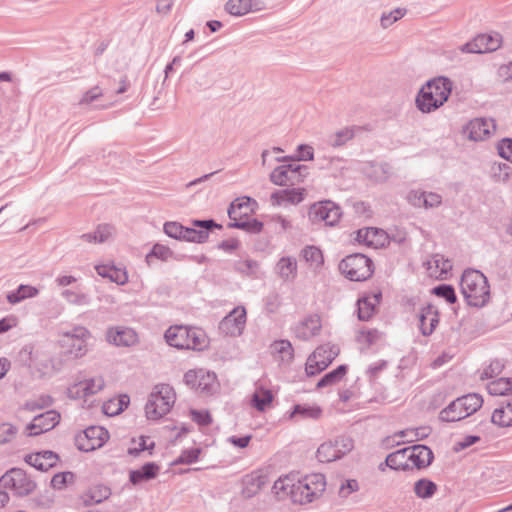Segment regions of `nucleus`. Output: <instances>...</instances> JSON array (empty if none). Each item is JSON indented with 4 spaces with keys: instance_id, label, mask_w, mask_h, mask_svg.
Listing matches in <instances>:
<instances>
[{
    "instance_id": "nucleus-34",
    "label": "nucleus",
    "mask_w": 512,
    "mask_h": 512,
    "mask_svg": "<svg viewBox=\"0 0 512 512\" xmlns=\"http://www.w3.org/2000/svg\"><path fill=\"white\" fill-rule=\"evenodd\" d=\"M356 240L360 243H365L367 246L377 248L383 244L385 235L382 230L370 227L358 230Z\"/></svg>"
},
{
    "instance_id": "nucleus-16",
    "label": "nucleus",
    "mask_w": 512,
    "mask_h": 512,
    "mask_svg": "<svg viewBox=\"0 0 512 512\" xmlns=\"http://www.w3.org/2000/svg\"><path fill=\"white\" fill-rule=\"evenodd\" d=\"M246 323V310L244 307L234 308L219 323V330L227 336H239L242 334Z\"/></svg>"
},
{
    "instance_id": "nucleus-9",
    "label": "nucleus",
    "mask_w": 512,
    "mask_h": 512,
    "mask_svg": "<svg viewBox=\"0 0 512 512\" xmlns=\"http://www.w3.org/2000/svg\"><path fill=\"white\" fill-rule=\"evenodd\" d=\"M309 171L306 165L298 163L283 164L270 174V181L278 186H295L304 181Z\"/></svg>"
},
{
    "instance_id": "nucleus-58",
    "label": "nucleus",
    "mask_w": 512,
    "mask_h": 512,
    "mask_svg": "<svg viewBox=\"0 0 512 512\" xmlns=\"http://www.w3.org/2000/svg\"><path fill=\"white\" fill-rule=\"evenodd\" d=\"M74 480V474L72 472H62L57 473L53 476L51 480V486L54 489L61 490L63 489L68 483H72Z\"/></svg>"
},
{
    "instance_id": "nucleus-44",
    "label": "nucleus",
    "mask_w": 512,
    "mask_h": 512,
    "mask_svg": "<svg viewBox=\"0 0 512 512\" xmlns=\"http://www.w3.org/2000/svg\"><path fill=\"white\" fill-rule=\"evenodd\" d=\"M272 400V392L264 388L257 389L252 396V404L259 411H264L271 404Z\"/></svg>"
},
{
    "instance_id": "nucleus-60",
    "label": "nucleus",
    "mask_w": 512,
    "mask_h": 512,
    "mask_svg": "<svg viewBox=\"0 0 512 512\" xmlns=\"http://www.w3.org/2000/svg\"><path fill=\"white\" fill-rule=\"evenodd\" d=\"M200 453V448L184 450L174 461V464H192L198 460Z\"/></svg>"
},
{
    "instance_id": "nucleus-52",
    "label": "nucleus",
    "mask_w": 512,
    "mask_h": 512,
    "mask_svg": "<svg viewBox=\"0 0 512 512\" xmlns=\"http://www.w3.org/2000/svg\"><path fill=\"white\" fill-rule=\"evenodd\" d=\"M129 404V397L127 395L121 396L117 403L114 401H109L104 404V412L107 415H116L119 414L126 408Z\"/></svg>"
},
{
    "instance_id": "nucleus-12",
    "label": "nucleus",
    "mask_w": 512,
    "mask_h": 512,
    "mask_svg": "<svg viewBox=\"0 0 512 512\" xmlns=\"http://www.w3.org/2000/svg\"><path fill=\"white\" fill-rule=\"evenodd\" d=\"M340 349L336 345L324 344L317 347L308 357L305 371L308 376H314L326 369L338 356Z\"/></svg>"
},
{
    "instance_id": "nucleus-22",
    "label": "nucleus",
    "mask_w": 512,
    "mask_h": 512,
    "mask_svg": "<svg viewBox=\"0 0 512 512\" xmlns=\"http://www.w3.org/2000/svg\"><path fill=\"white\" fill-rule=\"evenodd\" d=\"M321 319L318 315H310L299 321L293 331L295 336L303 341H308L320 333Z\"/></svg>"
},
{
    "instance_id": "nucleus-13",
    "label": "nucleus",
    "mask_w": 512,
    "mask_h": 512,
    "mask_svg": "<svg viewBox=\"0 0 512 512\" xmlns=\"http://www.w3.org/2000/svg\"><path fill=\"white\" fill-rule=\"evenodd\" d=\"M108 438L109 434L105 428L90 426L76 436L75 443L79 450L90 452L102 447Z\"/></svg>"
},
{
    "instance_id": "nucleus-61",
    "label": "nucleus",
    "mask_w": 512,
    "mask_h": 512,
    "mask_svg": "<svg viewBox=\"0 0 512 512\" xmlns=\"http://www.w3.org/2000/svg\"><path fill=\"white\" fill-rule=\"evenodd\" d=\"M164 232L171 238L182 240L184 226L179 222L170 221L164 224Z\"/></svg>"
},
{
    "instance_id": "nucleus-53",
    "label": "nucleus",
    "mask_w": 512,
    "mask_h": 512,
    "mask_svg": "<svg viewBox=\"0 0 512 512\" xmlns=\"http://www.w3.org/2000/svg\"><path fill=\"white\" fill-rule=\"evenodd\" d=\"M432 292L436 296L444 298L450 304L455 303L457 300L454 288L448 284L438 285L433 288Z\"/></svg>"
},
{
    "instance_id": "nucleus-37",
    "label": "nucleus",
    "mask_w": 512,
    "mask_h": 512,
    "mask_svg": "<svg viewBox=\"0 0 512 512\" xmlns=\"http://www.w3.org/2000/svg\"><path fill=\"white\" fill-rule=\"evenodd\" d=\"M362 128L358 126H352V127H345L342 128L335 133H333L329 137V143L333 147H341L345 145L348 141L353 139L355 134L359 131H361Z\"/></svg>"
},
{
    "instance_id": "nucleus-17",
    "label": "nucleus",
    "mask_w": 512,
    "mask_h": 512,
    "mask_svg": "<svg viewBox=\"0 0 512 512\" xmlns=\"http://www.w3.org/2000/svg\"><path fill=\"white\" fill-rule=\"evenodd\" d=\"M60 421V414L55 410H48L35 416L26 426L28 436H37L52 430Z\"/></svg>"
},
{
    "instance_id": "nucleus-23",
    "label": "nucleus",
    "mask_w": 512,
    "mask_h": 512,
    "mask_svg": "<svg viewBox=\"0 0 512 512\" xmlns=\"http://www.w3.org/2000/svg\"><path fill=\"white\" fill-rule=\"evenodd\" d=\"M269 482L268 475L263 471H254L243 478L242 495L245 498L255 496Z\"/></svg>"
},
{
    "instance_id": "nucleus-54",
    "label": "nucleus",
    "mask_w": 512,
    "mask_h": 512,
    "mask_svg": "<svg viewBox=\"0 0 512 512\" xmlns=\"http://www.w3.org/2000/svg\"><path fill=\"white\" fill-rule=\"evenodd\" d=\"M173 252L169 247L162 244H155L149 254L146 256L147 263H150L152 257H156L163 261L168 260L172 256Z\"/></svg>"
},
{
    "instance_id": "nucleus-5",
    "label": "nucleus",
    "mask_w": 512,
    "mask_h": 512,
    "mask_svg": "<svg viewBox=\"0 0 512 512\" xmlns=\"http://www.w3.org/2000/svg\"><path fill=\"white\" fill-rule=\"evenodd\" d=\"M482 404L483 398L477 393L458 397L441 410L439 419L444 422L460 421L478 411Z\"/></svg>"
},
{
    "instance_id": "nucleus-43",
    "label": "nucleus",
    "mask_w": 512,
    "mask_h": 512,
    "mask_svg": "<svg viewBox=\"0 0 512 512\" xmlns=\"http://www.w3.org/2000/svg\"><path fill=\"white\" fill-rule=\"evenodd\" d=\"M347 366L340 365L335 370L325 374L320 381L317 383V388H323L327 386H332L338 383L346 374Z\"/></svg>"
},
{
    "instance_id": "nucleus-42",
    "label": "nucleus",
    "mask_w": 512,
    "mask_h": 512,
    "mask_svg": "<svg viewBox=\"0 0 512 512\" xmlns=\"http://www.w3.org/2000/svg\"><path fill=\"white\" fill-rule=\"evenodd\" d=\"M430 433L431 428L423 426L418 428L401 430L395 433V436H399L400 438H407V442H414L427 438L430 435Z\"/></svg>"
},
{
    "instance_id": "nucleus-32",
    "label": "nucleus",
    "mask_w": 512,
    "mask_h": 512,
    "mask_svg": "<svg viewBox=\"0 0 512 512\" xmlns=\"http://www.w3.org/2000/svg\"><path fill=\"white\" fill-rule=\"evenodd\" d=\"M111 494L110 488L105 485H95L86 490L81 498L86 506L101 503Z\"/></svg>"
},
{
    "instance_id": "nucleus-29",
    "label": "nucleus",
    "mask_w": 512,
    "mask_h": 512,
    "mask_svg": "<svg viewBox=\"0 0 512 512\" xmlns=\"http://www.w3.org/2000/svg\"><path fill=\"white\" fill-rule=\"evenodd\" d=\"M114 230L115 229L112 225L100 224L94 231L80 235L79 239L89 244L104 243L112 237Z\"/></svg>"
},
{
    "instance_id": "nucleus-48",
    "label": "nucleus",
    "mask_w": 512,
    "mask_h": 512,
    "mask_svg": "<svg viewBox=\"0 0 512 512\" xmlns=\"http://www.w3.org/2000/svg\"><path fill=\"white\" fill-rule=\"evenodd\" d=\"M226 10L232 15H244L253 10L251 0H229Z\"/></svg>"
},
{
    "instance_id": "nucleus-50",
    "label": "nucleus",
    "mask_w": 512,
    "mask_h": 512,
    "mask_svg": "<svg viewBox=\"0 0 512 512\" xmlns=\"http://www.w3.org/2000/svg\"><path fill=\"white\" fill-rule=\"evenodd\" d=\"M322 410L318 406L309 405H295L290 415L291 418L300 415L302 418L318 419L321 416Z\"/></svg>"
},
{
    "instance_id": "nucleus-64",
    "label": "nucleus",
    "mask_w": 512,
    "mask_h": 512,
    "mask_svg": "<svg viewBox=\"0 0 512 512\" xmlns=\"http://www.w3.org/2000/svg\"><path fill=\"white\" fill-rule=\"evenodd\" d=\"M497 149H498L499 155L502 158L512 161V139H510V138L503 139L498 144Z\"/></svg>"
},
{
    "instance_id": "nucleus-62",
    "label": "nucleus",
    "mask_w": 512,
    "mask_h": 512,
    "mask_svg": "<svg viewBox=\"0 0 512 512\" xmlns=\"http://www.w3.org/2000/svg\"><path fill=\"white\" fill-rule=\"evenodd\" d=\"M405 14H406V10L404 8H397L388 14H383L381 17L382 27L388 28L394 22L401 19Z\"/></svg>"
},
{
    "instance_id": "nucleus-51",
    "label": "nucleus",
    "mask_w": 512,
    "mask_h": 512,
    "mask_svg": "<svg viewBox=\"0 0 512 512\" xmlns=\"http://www.w3.org/2000/svg\"><path fill=\"white\" fill-rule=\"evenodd\" d=\"M510 387V379L500 378L490 382L487 385V390L491 395L500 396L509 394L511 389Z\"/></svg>"
},
{
    "instance_id": "nucleus-46",
    "label": "nucleus",
    "mask_w": 512,
    "mask_h": 512,
    "mask_svg": "<svg viewBox=\"0 0 512 512\" xmlns=\"http://www.w3.org/2000/svg\"><path fill=\"white\" fill-rule=\"evenodd\" d=\"M51 404L52 398L49 395H41L37 398L27 400L21 407V410L34 413L49 407Z\"/></svg>"
},
{
    "instance_id": "nucleus-2",
    "label": "nucleus",
    "mask_w": 512,
    "mask_h": 512,
    "mask_svg": "<svg viewBox=\"0 0 512 512\" xmlns=\"http://www.w3.org/2000/svg\"><path fill=\"white\" fill-rule=\"evenodd\" d=\"M461 292L468 305L483 307L490 298L489 284L487 278L478 270H465L461 282Z\"/></svg>"
},
{
    "instance_id": "nucleus-59",
    "label": "nucleus",
    "mask_w": 512,
    "mask_h": 512,
    "mask_svg": "<svg viewBox=\"0 0 512 512\" xmlns=\"http://www.w3.org/2000/svg\"><path fill=\"white\" fill-rule=\"evenodd\" d=\"M235 269L245 275H254L258 269V263L251 259L239 260L235 263Z\"/></svg>"
},
{
    "instance_id": "nucleus-56",
    "label": "nucleus",
    "mask_w": 512,
    "mask_h": 512,
    "mask_svg": "<svg viewBox=\"0 0 512 512\" xmlns=\"http://www.w3.org/2000/svg\"><path fill=\"white\" fill-rule=\"evenodd\" d=\"M62 297L69 303L75 305H85L88 303V297L86 294L66 289L61 293Z\"/></svg>"
},
{
    "instance_id": "nucleus-49",
    "label": "nucleus",
    "mask_w": 512,
    "mask_h": 512,
    "mask_svg": "<svg viewBox=\"0 0 512 512\" xmlns=\"http://www.w3.org/2000/svg\"><path fill=\"white\" fill-rule=\"evenodd\" d=\"M216 385V375L207 371H201L196 391L203 394H210Z\"/></svg>"
},
{
    "instance_id": "nucleus-33",
    "label": "nucleus",
    "mask_w": 512,
    "mask_h": 512,
    "mask_svg": "<svg viewBox=\"0 0 512 512\" xmlns=\"http://www.w3.org/2000/svg\"><path fill=\"white\" fill-rule=\"evenodd\" d=\"M159 472V466L156 463L149 462L144 464L140 469L132 470L129 474L130 482L134 485L143 481L154 479Z\"/></svg>"
},
{
    "instance_id": "nucleus-24",
    "label": "nucleus",
    "mask_w": 512,
    "mask_h": 512,
    "mask_svg": "<svg viewBox=\"0 0 512 512\" xmlns=\"http://www.w3.org/2000/svg\"><path fill=\"white\" fill-rule=\"evenodd\" d=\"M408 449V460L413 467L423 469L428 467L434 458L432 450L425 445H413L406 447Z\"/></svg>"
},
{
    "instance_id": "nucleus-11",
    "label": "nucleus",
    "mask_w": 512,
    "mask_h": 512,
    "mask_svg": "<svg viewBox=\"0 0 512 512\" xmlns=\"http://www.w3.org/2000/svg\"><path fill=\"white\" fill-rule=\"evenodd\" d=\"M0 485L18 496H27L36 489L35 481L21 468H11L0 478Z\"/></svg>"
},
{
    "instance_id": "nucleus-10",
    "label": "nucleus",
    "mask_w": 512,
    "mask_h": 512,
    "mask_svg": "<svg viewBox=\"0 0 512 512\" xmlns=\"http://www.w3.org/2000/svg\"><path fill=\"white\" fill-rule=\"evenodd\" d=\"M90 332L83 326H76L71 331L62 334L60 345L64 353L71 358H80L87 352V339Z\"/></svg>"
},
{
    "instance_id": "nucleus-63",
    "label": "nucleus",
    "mask_w": 512,
    "mask_h": 512,
    "mask_svg": "<svg viewBox=\"0 0 512 512\" xmlns=\"http://www.w3.org/2000/svg\"><path fill=\"white\" fill-rule=\"evenodd\" d=\"M17 429L9 424L3 423L0 425V444L11 441L16 435Z\"/></svg>"
},
{
    "instance_id": "nucleus-20",
    "label": "nucleus",
    "mask_w": 512,
    "mask_h": 512,
    "mask_svg": "<svg viewBox=\"0 0 512 512\" xmlns=\"http://www.w3.org/2000/svg\"><path fill=\"white\" fill-rule=\"evenodd\" d=\"M193 226L202 228L200 230L194 228H184L182 240L195 243H204L208 239V231L215 228H222L221 225L214 222V220H194Z\"/></svg>"
},
{
    "instance_id": "nucleus-1",
    "label": "nucleus",
    "mask_w": 512,
    "mask_h": 512,
    "mask_svg": "<svg viewBox=\"0 0 512 512\" xmlns=\"http://www.w3.org/2000/svg\"><path fill=\"white\" fill-rule=\"evenodd\" d=\"M452 91V82L446 77L429 80L418 92L415 103L422 113H430L442 106Z\"/></svg>"
},
{
    "instance_id": "nucleus-19",
    "label": "nucleus",
    "mask_w": 512,
    "mask_h": 512,
    "mask_svg": "<svg viewBox=\"0 0 512 512\" xmlns=\"http://www.w3.org/2000/svg\"><path fill=\"white\" fill-rule=\"evenodd\" d=\"M107 341L118 347H131L138 342V335L128 327H111L106 333Z\"/></svg>"
},
{
    "instance_id": "nucleus-57",
    "label": "nucleus",
    "mask_w": 512,
    "mask_h": 512,
    "mask_svg": "<svg viewBox=\"0 0 512 512\" xmlns=\"http://www.w3.org/2000/svg\"><path fill=\"white\" fill-rule=\"evenodd\" d=\"M334 445H336L338 454H340V458H342L344 455L352 451L354 448V441L348 436H340L334 439Z\"/></svg>"
},
{
    "instance_id": "nucleus-7",
    "label": "nucleus",
    "mask_w": 512,
    "mask_h": 512,
    "mask_svg": "<svg viewBox=\"0 0 512 512\" xmlns=\"http://www.w3.org/2000/svg\"><path fill=\"white\" fill-rule=\"evenodd\" d=\"M326 487L323 474L314 473L300 479L293 490V501L300 504L310 503L322 495Z\"/></svg>"
},
{
    "instance_id": "nucleus-26",
    "label": "nucleus",
    "mask_w": 512,
    "mask_h": 512,
    "mask_svg": "<svg viewBox=\"0 0 512 512\" xmlns=\"http://www.w3.org/2000/svg\"><path fill=\"white\" fill-rule=\"evenodd\" d=\"M439 323V313L432 305L423 307L419 314V327L424 336L431 335Z\"/></svg>"
},
{
    "instance_id": "nucleus-8",
    "label": "nucleus",
    "mask_w": 512,
    "mask_h": 512,
    "mask_svg": "<svg viewBox=\"0 0 512 512\" xmlns=\"http://www.w3.org/2000/svg\"><path fill=\"white\" fill-rule=\"evenodd\" d=\"M339 270L351 281H364L373 274V263L365 255L356 253L344 258Z\"/></svg>"
},
{
    "instance_id": "nucleus-36",
    "label": "nucleus",
    "mask_w": 512,
    "mask_h": 512,
    "mask_svg": "<svg viewBox=\"0 0 512 512\" xmlns=\"http://www.w3.org/2000/svg\"><path fill=\"white\" fill-rule=\"evenodd\" d=\"M38 294V288L31 285L21 284L15 291L9 292L6 299L10 304L15 305L25 299L34 298Z\"/></svg>"
},
{
    "instance_id": "nucleus-3",
    "label": "nucleus",
    "mask_w": 512,
    "mask_h": 512,
    "mask_svg": "<svg viewBox=\"0 0 512 512\" xmlns=\"http://www.w3.org/2000/svg\"><path fill=\"white\" fill-rule=\"evenodd\" d=\"M166 342L178 349L203 350L208 345L207 336L202 329L183 325L171 326L165 332Z\"/></svg>"
},
{
    "instance_id": "nucleus-27",
    "label": "nucleus",
    "mask_w": 512,
    "mask_h": 512,
    "mask_svg": "<svg viewBox=\"0 0 512 512\" xmlns=\"http://www.w3.org/2000/svg\"><path fill=\"white\" fill-rule=\"evenodd\" d=\"M425 265L430 276L435 278L443 277L452 269L451 261L441 254L433 255Z\"/></svg>"
},
{
    "instance_id": "nucleus-30",
    "label": "nucleus",
    "mask_w": 512,
    "mask_h": 512,
    "mask_svg": "<svg viewBox=\"0 0 512 512\" xmlns=\"http://www.w3.org/2000/svg\"><path fill=\"white\" fill-rule=\"evenodd\" d=\"M380 300L381 292L359 299L357 302L358 318L362 321H368L373 316L375 307L380 303Z\"/></svg>"
},
{
    "instance_id": "nucleus-47",
    "label": "nucleus",
    "mask_w": 512,
    "mask_h": 512,
    "mask_svg": "<svg viewBox=\"0 0 512 512\" xmlns=\"http://www.w3.org/2000/svg\"><path fill=\"white\" fill-rule=\"evenodd\" d=\"M296 483L293 482V479H291L288 476L280 477L274 482L273 485V492L277 496H284L287 494L291 495V498L293 499V490L295 488Z\"/></svg>"
},
{
    "instance_id": "nucleus-15",
    "label": "nucleus",
    "mask_w": 512,
    "mask_h": 512,
    "mask_svg": "<svg viewBox=\"0 0 512 512\" xmlns=\"http://www.w3.org/2000/svg\"><path fill=\"white\" fill-rule=\"evenodd\" d=\"M502 45L501 34H476L472 41L462 45L461 51L467 53H490Z\"/></svg>"
},
{
    "instance_id": "nucleus-14",
    "label": "nucleus",
    "mask_w": 512,
    "mask_h": 512,
    "mask_svg": "<svg viewBox=\"0 0 512 512\" xmlns=\"http://www.w3.org/2000/svg\"><path fill=\"white\" fill-rule=\"evenodd\" d=\"M341 216L340 208L331 201L313 204L308 212L309 220L314 223L324 222L327 226L335 225Z\"/></svg>"
},
{
    "instance_id": "nucleus-25",
    "label": "nucleus",
    "mask_w": 512,
    "mask_h": 512,
    "mask_svg": "<svg viewBox=\"0 0 512 512\" xmlns=\"http://www.w3.org/2000/svg\"><path fill=\"white\" fill-rule=\"evenodd\" d=\"M58 460L59 456L50 450L32 453L25 457L26 463L40 471H47L54 467Z\"/></svg>"
},
{
    "instance_id": "nucleus-39",
    "label": "nucleus",
    "mask_w": 512,
    "mask_h": 512,
    "mask_svg": "<svg viewBox=\"0 0 512 512\" xmlns=\"http://www.w3.org/2000/svg\"><path fill=\"white\" fill-rule=\"evenodd\" d=\"M317 458L320 462L329 463L340 459V454L334 445V440L322 443L317 449Z\"/></svg>"
},
{
    "instance_id": "nucleus-55",
    "label": "nucleus",
    "mask_w": 512,
    "mask_h": 512,
    "mask_svg": "<svg viewBox=\"0 0 512 512\" xmlns=\"http://www.w3.org/2000/svg\"><path fill=\"white\" fill-rule=\"evenodd\" d=\"M360 489V485L356 479H346L343 480L339 490L338 495L341 498H348L352 493L357 492Z\"/></svg>"
},
{
    "instance_id": "nucleus-31",
    "label": "nucleus",
    "mask_w": 512,
    "mask_h": 512,
    "mask_svg": "<svg viewBox=\"0 0 512 512\" xmlns=\"http://www.w3.org/2000/svg\"><path fill=\"white\" fill-rule=\"evenodd\" d=\"M275 270L284 281H292L297 276V261L294 257H282L277 262Z\"/></svg>"
},
{
    "instance_id": "nucleus-4",
    "label": "nucleus",
    "mask_w": 512,
    "mask_h": 512,
    "mask_svg": "<svg viewBox=\"0 0 512 512\" xmlns=\"http://www.w3.org/2000/svg\"><path fill=\"white\" fill-rule=\"evenodd\" d=\"M251 199L249 197H241L235 199L228 209V216L231 222L229 228H237L249 233H259L263 228V223L256 219H249L252 213Z\"/></svg>"
},
{
    "instance_id": "nucleus-28",
    "label": "nucleus",
    "mask_w": 512,
    "mask_h": 512,
    "mask_svg": "<svg viewBox=\"0 0 512 512\" xmlns=\"http://www.w3.org/2000/svg\"><path fill=\"white\" fill-rule=\"evenodd\" d=\"M304 188H292L276 191L271 195L273 205H281L284 202L298 204L304 199Z\"/></svg>"
},
{
    "instance_id": "nucleus-6",
    "label": "nucleus",
    "mask_w": 512,
    "mask_h": 512,
    "mask_svg": "<svg viewBox=\"0 0 512 512\" xmlns=\"http://www.w3.org/2000/svg\"><path fill=\"white\" fill-rule=\"evenodd\" d=\"M175 403V392L168 384H158L150 393L145 406V414L149 420H158L166 415Z\"/></svg>"
},
{
    "instance_id": "nucleus-18",
    "label": "nucleus",
    "mask_w": 512,
    "mask_h": 512,
    "mask_svg": "<svg viewBox=\"0 0 512 512\" xmlns=\"http://www.w3.org/2000/svg\"><path fill=\"white\" fill-rule=\"evenodd\" d=\"M105 386L100 376L79 381L68 388V396L73 399H84L101 391Z\"/></svg>"
},
{
    "instance_id": "nucleus-38",
    "label": "nucleus",
    "mask_w": 512,
    "mask_h": 512,
    "mask_svg": "<svg viewBox=\"0 0 512 512\" xmlns=\"http://www.w3.org/2000/svg\"><path fill=\"white\" fill-rule=\"evenodd\" d=\"M492 423L501 426V427H509L512 425V400L508 402L505 406H502L498 409H495L492 417Z\"/></svg>"
},
{
    "instance_id": "nucleus-41",
    "label": "nucleus",
    "mask_w": 512,
    "mask_h": 512,
    "mask_svg": "<svg viewBox=\"0 0 512 512\" xmlns=\"http://www.w3.org/2000/svg\"><path fill=\"white\" fill-rule=\"evenodd\" d=\"M302 256L306 263L313 269H318L323 265L324 258L322 251L315 246H307L302 250Z\"/></svg>"
},
{
    "instance_id": "nucleus-45",
    "label": "nucleus",
    "mask_w": 512,
    "mask_h": 512,
    "mask_svg": "<svg viewBox=\"0 0 512 512\" xmlns=\"http://www.w3.org/2000/svg\"><path fill=\"white\" fill-rule=\"evenodd\" d=\"M274 353L279 354L281 361L290 362L293 359V347L288 340H278L271 345Z\"/></svg>"
},
{
    "instance_id": "nucleus-35",
    "label": "nucleus",
    "mask_w": 512,
    "mask_h": 512,
    "mask_svg": "<svg viewBox=\"0 0 512 512\" xmlns=\"http://www.w3.org/2000/svg\"><path fill=\"white\" fill-rule=\"evenodd\" d=\"M385 465L393 470H407L410 468L408 449L403 448L387 455Z\"/></svg>"
},
{
    "instance_id": "nucleus-21",
    "label": "nucleus",
    "mask_w": 512,
    "mask_h": 512,
    "mask_svg": "<svg viewBox=\"0 0 512 512\" xmlns=\"http://www.w3.org/2000/svg\"><path fill=\"white\" fill-rule=\"evenodd\" d=\"M494 129L495 125L492 120L475 118L465 126L464 133L470 140L481 141L487 138Z\"/></svg>"
},
{
    "instance_id": "nucleus-40",
    "label": "nucleus",
    "mask_w": 512,
    "mask_h": 512,
    "mask_svg": "<svg viewBox=\"0 0 512 512\" xmlns=\"http://www.w3.org/2000/svg\"><path fill=\"white\" fill-rule=\"evenodd\" d=\"M413 491L418 498L429 499L437 491V485L426 478L419 479L414 483Z\"/></svg>"
}]
</instances>
